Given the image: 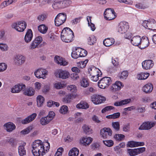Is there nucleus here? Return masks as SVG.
I'll list each match as a JSON object with an SVG mask.
<instances>
[{
  "label": "nucleus",
  "instance_id": "f257e3e1",
  "mask_svg": "<svg viewBox=\"0 0 156 156\" xmlns=\"http://www.w3.org/2000/svg\"><path fill=\"white\" fill-rule=\"evenodd\" d=\"M50 147V144L48 140L42 142L37 140L33 143L31 151L34 156H43L49 151Z\"/></svg>",
  "mask_w": 156,
  "mask_h": 156
},
{
  "label": "nucleus",
  "instance_id": "f03ea898",
  "mask_svg": "<svg viewBox=\"0 0 156 156\" xmlns=\"http://www.w3.org/2000/svg\"><path fill=\"white\" fill-rule=\"evenodd\" d=\"M61 37L63 42L66 43L70 42L73 40V33L70 28L65 27L62 31Z\"/></svg>",
  "mask_w": 156,
  "mask_h": 156
},
{
  "label": "nucleus",
  "instance_id": "7ed1b4c3",
  "mask_svg": "<svg viewBox=\"0 0 156 156\" xmlns=\"http://www.w3.org/2000/svg\"><path fill=\"white\" fill-rule=\"evenodd\" d=\"M111 80L110 77H105L101 78L98 83V86L101 88L105 89L111 83Z\"/></svg>",
  "mask_w": 156,
  "mask_h": 156
},
{
  "label": "nucleus",
  "instance_id": "20e7f679",
  "mask_svg": "<svg viewBox=\"0 0 156 156\" xmlns=\"http://www.w3.org/2000/svg\"><path fill=\"white\" fill-rule=\"evenodd\" d=\"M27 26L26 22L24 21H20L13 23L12 25L13 28L19 32L23 31Z\"/></svg>",
  "mask_w": 156,
  "mask_h": 156
},
{
  "label": "nucleus",
  "instance_id": "39448f33",
  "mask_svg": "<svg viewBox=\"0 0 156 156\" xmlns=\"http://www.w3.org/2000/svg\"><path fill=\"white\" fill-rule=\"evenodd\" d=\"M66 19V15L65 13H59L55 17V25L59 26L63 24Z\"/></svg>",
  "mask_w": 156,
  "mask_h": 156
},
{
  "label": "nucleus",
  "instance_id": "423d86ee",
  "mask_svg": "<svg viewBox=\"0 0 156 156\" xmlns=\"http://www.w3.org/2000/svg\"><path fill=\"white\" fill-rule=\"evenodd\" d=\"M34 75L37 78L45 79L46 76L48 75V72L46 69L40 68L36 70L34 72Z\"/></svg>",
  "mask_w": 156,
  "mask_h": 156
},
{
  "label": "nucleus",
  "instance_id": "0eeeda50",
  "mask_svg": "<svg viewBox=\"0 0 156 156\" xmlns=\"http://www.w3.org/2000/svg\"><path fill=\"white\" fill-rule=\"evenodd\" d=\"M92 101L95 105H98L103 103L106 100L105 97L98 94H94L91 96Z\"/></svg>",
  "mask_w": 156,
  "mask_h": 156
},
{
  "label": "nucleus",
  "instance_id": "6e6552de",
  "mask_svg": "<svg viewBox=\"0 0 156 156\" xmlns=\"http://www.w3.org/2000/svg\"><path fill=\"white\" fill-rule=\"evenodd\" d=\"M104 16L107 20H111L115 18V12L113 9L108 8L104 12Z\"/></svg>",
  "mask_w": 156,
  "mask_h": 156
},
{
  "label": "nucleus",
  "instance_id": "1a4fd4ad",
  "mask_svg": "<svg viewBox=\"0 0 156 156\" xmlns=\"http://www.w3.org/2000/svg\"><path fill=\"white\" fill-rule=\"evenodd\" d=\"M55 74L56 77L63 79L67 78L69 75V72L67 71L61 69L56 71Z\"/></svg>",
  "mask_w": 156,
  "mask_h": 156
},
{
  "label": "nucleus",
  "instance_id": "9d476101",
  "mask_svg": "<svg viewBox=\"0 0 156 156\" xmlns=\"http://www.w3.org/2000/svg\"><path fill=\"white\" fill-rule=\"evenodd\" d=\"M129 28L128 23L125 21L121 22L117 29L118 32L121 34L125 33Z\"/></svg>",
  "mask_w": 156,
  "mask_h": 156
},
{
  "label": "nucleus",
  "instance_id": "9b49d317",
  "mask_svg": "<svg viewBox=\"0 0 156 156\" xmlns=\"http://www.w3.org/2000/svg\"><path fill=\"white\" fill-rule=\"evenodd\" d=\"M42 41V38L41 36H38L35 37L30 44L29 48L31 49H33L38 48L39 44Z\"/></svg>",
  "mask_w": 156,
  "mask_h": 156
},
{
  "label": "nucleus",
  "instance_id": "f8f14e48",
  "mask_svg": "<svg viewBox=\"0 0 156 156\" xmlns=\"http://www.w3.org/2000/svg\"><path fill=\"white\" fill-rule=\"evenodd\" d=\"M100 134L103 138H109L112 134V131L110 128H104L101 129Z\"/></svg>",
  "mask_w": 156,
  "mask_h": 156
},
{
  "label": "nucleus",
  "instance_id": "ddd939ff",
  "mask_svg": "<svg viewBox=\"0 0 156 156\" xmlns=\"http://www.w3.org/2000/svg\"><path fill=\"white\" fill-rule=\"evenodd\" d=\"M26 88V86L24 84L19 83L16 85L11 88V92L13 93H18L21 90Z\"/></svg>",
  "mask_w": 156,
  "mask_h": 156
},
{
  "label": "nucleus",
  "instance_id": "4468645a",
  "mask_svg": "<svg viewBox=\"0 0 156 156\" xmlns=\"http://www.w3.org/2000/svg\"><path fill=\"white\" fill-rule=\"evenodd\" d=\"M155 125V123L153 122H145L140 126L139 129L140 130H148L154 127Z\"/></svg>",
  "mask_w": 156,
  "mask_h": 156
},
{
  "label": "nucleus",
  "instance_id": "2eb2a0df",
  "mask_svg": "<svg viewBox=\"0 0 156 156\" xmlns=\"http://www.w3.org/2000/svg\"><path fill=\"white\" fill-rule=\"evenodd\" d=\"M25 58L21 55H16L14 58L15 64L17 66H20L23 64L25 62Z\"/></svg>",
  "mask_w": 156,
  "mask_h": 156
},
{
  "label": "nucleus",
  "instance_id": "dca6fc26",
  "mask_svg": "<svg viewBox=\"0 0 156 156\" xmlns=\"http://www.w3.org/2000/svg\"><path fill=\"white\" fill-rule=\"evenodd\" d=\"M88 73L90 76L93 75H102L101 71L98 68L94 66H92L89 68L88 69Z\"/></svg>",
  "mask_w": 156,
  "mask_h": 156
},
{
  "label": "nucleus",
  "instance_id": "f3484780",
  "mask_svg": "<svg viewBox=\"0 0 156 156\" xmlns=\"http://www.w3.org/2000/svg\"><path fill=\"white\" fill-rule=\"evenodd\" d=\"M123 87L122 83L119 81H116L111 86L110 89L113 92L120 90Z\"/></svg>",
  "mask_w": 156,
  "mask_h": 156
},
{
  "label": "nucleus",
  "instance_id": "a211bd4d",
  "mask_svg": "<svg viewBox=\"0 0 156 156\" xmlns=\"http://www.w3.org/2000/svg\"><path fill=\"white\" fill-rule=\"evenodd\" d=\"M154 65L153 61L151 60H146L142 63V67L144 69L148 70L152 68Z\"/></svg>",
  "mask_w": 156,
  "mask_h": 156
},
{
  "label": "nucleus",
  "instance_id": "6ab92c4d",
  "mask_svg": "<svg viewBox=\"0 0 156 156\" xmlns=\"http://www.w3.org/2000/svg\"><path fill=\"white\" fill-rule=\"evenodd\" d=\"M55 62L58 64L64 66H66L68 64V62L65 59L58 56H55L54 58Z\"/></svg>",
  "mask_w": 156,
  "mask_h": 156
},
{
  "label": "nucleus",
  "instance_id": "aec40b11",
  "mask_svg": "<svg viewBox=\"0 0 156 156\" xmlns=\"http://www.w3.org/2000/svg\"><path fill=\"white\" fill-rule=\"evenodd\" d=\"M37 116L36 113H33L30 115L28 116L23 120L21 121V122L23 124H27L33 121Z\"/></svg>",
  "mask_w": 156,
  "mask_h": 156
},
{
  "label": "nucleus",
  "instance_id": "412c9836",
  "mask_svg": "<svg viewBox=\"0 0 156 156\" xmlns=\"http://www.w3.org/2000/svg\"><path fill=\"white\" fill-rule=\"evenodd\" d=\"M4 129L7 132H10L16 129V126L13 123L9 122L5 123L3 126Z\"/></svg>",
  "mask_w": 156,
  "mask_h": 156
},
{
  "label": "nucleus",
  "instance_id": "4be33fe9",
  "mask_svg": "<svg viewBox=\"0 0 156 156\" xmlns=\"http://www.w3.org/2000/svg\"><path fill=\"white\" fill-rule=\"evenodd\" d=\"M33 37V33L32 30L29 29L27 30L24 37L25 41L28 43L32 40Z\"/></svg>",
  "mask_w": 156,
  "mask_h": 156
},
{
  "label": "nucleus",
  "instance_id": "5701e85b",
  "mask_svg": "<svg viewBox=\"0 0 156 156\" xmlns=\"http://www.w3.org/2000/svg\"><path fill=\"white\" fill-rule=\"evenodd\" d=\"M86 41L89 45H93L96 42V39L95 36L94 35H87L86 36Z\"/></svg>",
  "mask_w": 156,
  "mask_h": 156
},
{
  "label": "nucleus",
  "instance_id": "b1692460",
  "mask_svg": "<svg viewBox=\"0 0 156 156\" xmlns=\"http://www.w3.org/2000/svg\"><path fill=\"white\" fill-rule=\"evenodd\" d=\"M141 37L139 36H136L133 37L131 40V44L135 46H138L141 41Z\"/></svg>",
  "mask_w": 156,
  "mask_h": 156
},
{
  "label": "nucleus",
  "instance_id": "393cba45",
  "mask_svg": "<svg viewBox=\"0 0 156 156\" xmlns=\"http://www.w3.org/2000/svg\"><path fill=\"white\" fill-rule=\"evenodd\" d=\"M26 145L25 143H23L18 147V153L20 156H23L26 154V150L24 147Z\"/></svg>",
  "mask_w": 156,
  "mask_h": 156
},
{
  "label": "nucleus",
  "instance_id": "a878e982",
  "mask_svg": "<svg viewBox=\"0 0 156 156\" xmlns=\"http://www.w3.org/2000/svg\"><path fill=\"white\" fill-rule=\"evenodd\" d=\"M89 107V105L87 102L85 101H81L77 104L76 108L78 109H86Z\"/></svg>",
  "mask_w": 156,
  "mask_h": 156
},
{
  "label": "nucleus",
  "instance_id": "bb28decb",
  "mask_svg": "<svg viewBox=\"0 0 156 156\" xmlns=\"http://www.w3.org/2000/svg\"><path fill=\"white\" fill-rule=\"evenodd\" d=\"M149 44V42L148 38H142L141 42L140 43L139 48L141 49H144L147 47Z\"/></svg>",
  "mask_w": 156,
  "mask_h": 156
},
{
  "label": "nucleus",
  "instance_id": "cd10ccee",
  "mask_svg": "<svg viewBox=\"0 0 156 156\" xmlns=\"http://www.w3.org/2000/svg\"><path fill=\"white\" fill-rule=\"evenodd\" d=\"M131 101L130 99H127L121 100L119 101H116L114 103V105L116 106H121L129 103Z\"/></svg>",
  "mask_w": 156,
  "mask_h": 156
},
{
  "label": "nucleus",
  "instance_id": "c85d7f7f",
  "mask_svg": "<svg viewBox=\"0 0 156 156\" xmlns=\"http://www.w3.org/2000/svg\"><path fill=\"white\" fill-rule=\"evenodd\" d=\"M153 85L151 83H147L143 87V91L147 93H149L151 92L153 89Z\"/></svg>",
  "mask_w": 156,
  "mask_h": 156
},
{
  "label": "nucleus",
  "instance_id": "c756f323",
  "mask_svg": "<svg viewBox=\"0 0 156 156\" xmlns=\"http://www.w3.org/2000/svg\"><path fill=\"white\" fill-rule=\"evenodd\" d=\"M52 7L54 9L56 10L62 9L61 0H55L52 4Z\"/></svg>",
  "mask_w": 156,
  "mask_h": 156
},
{
  "label": "nucleus",
  "instance_id": "7c9ffc66",
  "mask_svg": "<svg viewBox=\"0 0 156 156\" xmlns=\"http://www.w3.org/2000/svg\"><path fill=\"white\" fill-rule=\"evenodd\" d=\"M115 41V40L113 38H107L104 40L103 44L106 47H109L113 44Z\"/></svg>",
  "mask_w": 156,
  "mask_h": 156
},
{
  "label": "nucleus",
  "instance_id": "2f4dec72",
  "mask_svg": "<svg viewBox=\"0 0 156 156\" xmlns=\"http://www.w3.org/2000/svg\"><path fill=\"white\" fill-rule=\"evenodd\" d=\"M149 75V73L142 72L138 74L137 76L138 80H144L147 79Z\"/></svg>",
  "mask_w": 156,
  "mask_h": 156
},
{
  "label": "nucleus",
  "instance_id": "473e14b6",
  "mask_svg": "<svg viewBox=\"0 0 156 156\" xmlns=\"http://www.w3.org/2000/svg\"><path fill=\"white\" fill-rule=\"evenodd\" d=\"M93 139L90 137H83L81 140V142L85 146L90 144L92 142Z\"/></svg>",
  "mask_w": 156,
  "mask_h": 156
},
{
  "label": "nucleus",
  "instance_id": "72a5a7b5",
  "mask_svg": "<svg viewBox=\"0 0 156 156\" xmlns=\"http://www.w3.org/2000/svg\"><path fill=\"white\" fill-rule=\"evenodd\" d=\"M80 86L83 87H86L89 85V82L87 78L83 77L80 81Z\"/></svg>",
  "mask_w": 156,
  "mask_h": 156
},
{
  "label": "nucleus",
  "instance_id": "f704fd0d",
  "mask_svg": "<svg viewBox=\"0 0 156 156\" xmlns=\"http://www.w3.org/2000/svg\"><path fill=\"white\" fill-rule=\"evenodd\" d=\"M35 90L32 87L27 88L24 92L25 95L28 96H31L34 94Z\"/></svg>",
  "mask_w": 156,
  "mask_h": 156
},
{
  "label": "nucleus",
  "instance_id": "c9c22d12",
  "mask_svg": "<svg viewBox=\"0 0 156 156\" xmlns=\"http://www.w3.org/2000/svg\"><path fill=\"white\" fill-rule=\"evenodd\" d=\"M44 99V98L41 95H39L37 96V105L38 107H40L42 106Z\"/></svg>",
  "mask_w": 156,
  "mask_h": 156
},
{
  "label": "nucleus",
  "instance_id": "e433bc0d",
  "mask_svg": "<svg viewBox=\"0 0 156 156\" xmlns=\"http://www.w3.org/2000/svg\"><path fill=\"white\" fill-rule=\"evenodd\" d=\"M48 30V27L44 24H41L38 27V30L42 34H45Z\"/></svg>",
  "mask_w": 156,
  "mask_h": 156
},
{
  "label": "nucleus",
  "instance_id": "4c0bfd02",
  "mask_svg": "<svg viewBox=\"0 0 156 156\" xmlns=\"http://www.w3.org/2000/svg\"><path fill=\"white\" fill-rule=\"evenodd\" d=\"M79 153V151L76 147L73 148L71 150L69 153V156H77Z\"/></svg>",
  "mask_w": 156,
  "mask_h": 156
},
{
  "label": "nucleus",
  "instance_id": "58836bf2",
  "mask_svg": "<svg viewBox=\"0 0 156 156\" xmlns=\"http://www.w3.org/2000/svg\"><path fill=\"white\" fill-rule=\"evenodd\" d=\"M17 0H7L3 2L1 4L2 8L5 7L8 5L12 4L13 3L15 2Z\"/></svg>",
  "mask_w": 156,
  "mask_h": 156
},
{
  "label": "nucleus",
  "instance_id": "ea45409f",
  "mask_svg": "<svg viewBox=\"0 0 156 156\" xmlns=\"http://www.w3.org/2000/svg\"><path fill=\"white\" fill-rule=\"evenodd\" d=\"M72 2L69 0H64L61 1L62 9L66 8L70 5Z\"/></svg>",
  "mask_w": 156,
  "mask_h": 156
},
{
  "label": "nucleus",
  "instance_id": "a19ab883",
  "mask_svg": "<svg viewBox=\"0 0 156 156\" xmlns=\"http://www.w3.org/2000/svg\"><path fill=\"white\" fill-rule=\"evenodd\" d=\"M51 121L46 117H42L40 119V122L42 125H45L48 124Z\"/></svg>",
  "mask_w": 156,
  "mask_h": 156
},
{
  "label": "nucleus",
  "instance_id": "79ce46f5",
  "mask_svg": "<svg viewBox=\"0 0 156 156\" xmlns=\"http://www.w3.org/2000/svg\"><path fill=\"white\" fill-rule=\"evenodd\" d=\"M78 48L80 57H84L87 55V52L86 50L81 48Z\"/></svg>",
  "mask_w": 156,
  "mask_h": 156
},
{
  "label": "nucleus",
  "instance_id": "37998d69",
  "mask_svg": "<svg viewBox=\"0 0 156 156\" xmlns=\"http://www.w3.org/2000/svg\"><path fill=\"white\" fill-rule=\"evenodd\" d=\"M82 128L83 131L86 134H90L92 133V131L89 126L87 125H84L83 126Z\"/></svg>",
  "mask_w": 156,
  "mask_h": 156
},
{
  "label": "nucleus",
  "instance_id": "c03bdc74",
  "mask_svg": "<svg viewBox=\"0 0 156 156\" xmlns=\"http://www.w3.org/2000/svg\"><path fill=\"white\" fill-rule=\"evenodd\" d=\"M68 111V108L67 106L63 105L60 108L59 110V112L62 114H66Z\"/></svg>",
  "mask_w": 156,
  "mask_h": 156
},
{
  "label": "nucleus",
  "instance_id": "a18cd8bd",
  "mask_svg": "<svg viewBox=\"0 0 156 156\" xmlns=\"http://www.w3.org/2000/svg\"><path fill=\"white\" fill-rule=\"evenodd\" d=\"M125 136L122 134H115L114 136V139L117 141L123 140L125 138Z\"/></svg>",
  "mask_w": 156,
  "mask_h": 156
},
{
  "label": "nucleus",
  "instance_id": "49530a36",
  "mask_svg": "<svg viewBox=\"0 0 156 156\" xmlns=\"http://www.w3.org/2000/svg\"><path fill=\"white\" fill-rule=\"evenodd\" d=\"M67 89L71 92H75L77 90L76 86L74 85H68L67 87Z\"/></svg>",
  "mask_w": 156,
  "mask_h": 156
},
{
  "label": "nucleus",
  "instance_id": "de8ad7c7",
  "mask_svg": "<svg viewBox=\"0 0 156 156\" xmlns=\"http://www.w3.org/2000/svg\"><path fill=\"white\" fill-rule=\"evenodd\" d=\"M71 56L73 58L75 59L77 58L80 57V54L78 51V48L72 51L71 53Z\"/></svg>",
  "mask_w": 156,
  "mask_h": 156
},
{
  "label": "nucleus",
  "instance_id": "09e8293b",
  "mask_svg": "<svg viewBox=\"0 0 156 156\" xmlns=\"http://www.w3.org/2000/svg\"><path fill=\"white\" fill-rule=\"evenodd\" d=\"M47 15L45 14H40L37 17V19L40 21L45 20L47 18Z\"/></svg>",
  "mask_w": 156,
  "mask_h": 156
},
{
  "label": "nucleus",
  "instance_id": "8fccbe9b",
  "mask_svg": "<svg viewBox=\"0 0 156 156\" xmlns=\"http://www.w3.org/2000/svg\"><path fill=\"white\" fill-rule=\"evenodd\" d=\"M128 153L131 156H134L137 155L136 149H128L127 150Z\"/></svg>",
  "mask_w": 156,
  "mask_h": 156
},
{
  "label": "nucleus",
  "instance_id": "3c124183",
  "mask_svg": "<svg viewBox=\"0 0 156 156\" xmlns=\"http://www.w3.org/2000/svg\"><path fill=\"white\" fill-rule=\"evenodd\" d=\"M112 127L116 131H119L120 129L119 123L118 122H112Z\"/></svg>",
  "mask_w": 156,
  "mask_h": 156
},
{
  "label": "nucleus",
  "instance_id": "603ef678",
  "mask_svg": "<svg viewBox=\"0 0 156 156\" xmlns=\"http://www.w3.org/2000/svg\"><path fill=\"white\" fill-rule=\"evenodd\" d=\"M65 86L64 83H62L61 82H57L54 84V87L57 89H59Z\"/></svg>",
  "mask_w": 156,
  "mask_h": 156
},
{
  "label": "nucleus",
  "instance_id": "864d4df0",
  "mask_svg": "<svg viewBox=\"0 0 156 156\" xmlns=\"http://www.w3.org/2000/svg\"><path fill=\"white\" fill-rule=\"evenodd\" d=\"M8 142L12 147L16 146L17 143V142L16 140L12 138H11L8 140Z\"/></svg>",
  "mask_w": 156,
  "mask_h": 156
},
{
  "label": "nucleus",
  "instance_id": "5fc2aeb1",
  "mask_svg": "<svg viewBox=\"0 0 156 156\" xmlns=\"http://www.w3.org/2000/svg\"><path fill=\"white\" fill-rule=\"evenodd\" d=\"M103 142L106 146L109 147L112 146L114 144L113 141L112 140H103Z\"/></svg>",
  "mask_w": 156,
  "mask_h": 156
},
{
  "label": "nucleus",
  "instance_id": "6e6d98bb",
  "mask_svg": "<svg viewBox=\"0 0 156 156\" xmlns=\"http://www.w3.org/2000/svg\"><path fill=\"white\" fill-rule=\"evenodd\" d=\"M120 3H124L129 5H132L133 4V2L131 0H117Z\"/></svg>",
  "mask_w": 156,
  "mask_h": 156
},
{
  "label": "nucleus",
  "instance_id": "4d7b16f0",
  "mask_svg": "<svg viewBox=\"0 0 156 156\" xmlns=\"http://www.w3.org/2000/svg\"><path fill=\"white\" fill-rule=\"evenodd\" d=\"M32 129V127L31 126H29L27 128L21 131V133L23 134H26L28 133Z\"/></svg>",
  "mask_w": 156,
  "mask_h": 156
},
{
  "label": "nucleus",
  "instance_id": "13d9d810",
  "mask_svg": "<svg viewBox=\"0 0 156 156\" xmlns=\"http://www.w3.org/2000/svg\"><path fill=\"white\" fill-rule=\"evenodd\" d=\"M81 18V17H79L77 18H76L72 20L71 21L72 24L73 25H75L80 22Z\"/></svg>",
  "mask_w": 156,
  "mask_h": 156
},
{
  "label": "nucleus",
  "instance_id": "bf43d9fd",
  "mask_svg": "<svg viewBox=\"0 0 156 156\" xmlns=\"http://www.w3.org/2000/svg\"><path fill=\"white\" fill-rule=\"evenodd\" d=\"M128 75V73L127 71H123L121 73V74L120 76V78L122 79H126Z\"/></svg>",
  "mask_w": 156,
  "mask_h": 156
},
{
  "label": "nucleus",
  "instance_id": "052dcab7",
  "mask_svg": "<svg viewBox=\"0 0 156 156\" xmlns=\"http://www.w3.org/2000/svg\"><path fill=\"white\" fill-rule=\"evenodd\" d=\"M7 68V65L4 63H0V72L5 70Z\"/></svg>",
  "mask_w": 156,
  "mask_h": 156
},
{
  "label": "nucleus",
  "instance_id": "680f3d73",
  "mask_svg": "<svg viewBox=\"0 0 156 156\" xmlns=\"http://www.w3.org/2000/svg\"><path fill=\"white\" fill-rule=\"evenodd\" d=\"M7 45L3 43H0V49L2 51H6L8 50Z\"/></svg>",
  "mask_w": 156,
  "mask_h": 156
},
{
  "label": "nucleus",
  "instance_id": "e2e57ef3",
  "mask_svg": "<svg viewBox=\"0 0 156 156\" xmlns=\"http://www.w3.org/2000/svg\"><path fill=\"white\" fill-rule=\"evenodd\" d=\"M88 62V60L87 59H86L83 61H81L79 62V66L80 68H83L85 67Z\"/></svg>",
  "mask_w": 156,
  "mask_h": 156
},
{
  "label": "nucleus",
  "instance_id": "0e129e2a",
  "mask_svg": "<svg viewBox=\"0 0 156 156\" xmlns=\"http://www.w3.org/2000/svg\"><path fill=\"white\" fill-rule=\"evenodd\" d=\"M115 108L112 106H107L105 107L102 110V113H104L106 112L107 111H110L112 109H113Z\"/></svg>",
  "mask_w": 156,
  "mask_h": 156
},
{
  "label": "nucleus",
  "instance_id": "69168bd1",
  "mask_svg": "<svg viewBox=\"0 0 156 156\" xmlns=\"http://www.w3.org/2000/svg\"><path fill=\"white\" fill-rule=\"evenodd\" d=\"M136 141H131L128 142L127 144V147H136Z\"/></svg>",
  "mask_w": 156,
  "mask_h": 156
},
{
  "label": "nucleus",
  "instance_id": "338daca9",
  "mask_svg": "<svg viewBox=\"0 0 156 156\" xmlns=\"http://www.w3.org/2000/svg\"><path fill=\"white\" fill-rule=\"evenodd\" d=\"M136 149L137 155L143 153L146 150L145 147H141Z\"/></svg>",
  "mask_w": 156,
  "mask_h": 156
},
{
  "label": "nucleus",
  "instance_id": "774afa93",
  "mask_svg": "<svg viewBox=\"0 0 156 156\" xmlns=\"http://www.w3.org/2000/svg\"><path fill=\"white\" fill-rule=\"evenodd\" d=\"M55 116V113L53 111H50L49 112L48 115L47 116L51 121L53 119Z\"/></svg>",
  "mask_w": 156,
  "mask_h": 156
}]
</instances>
